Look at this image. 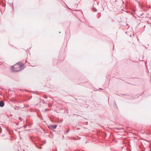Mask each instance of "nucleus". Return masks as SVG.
<instances>
[{"label":"nucleus","mask_w":151,"mask_h":151,"mask_svg":"<svg viewBox=\"0 0 151 151\" xmlns=\"http://www.w3.org/2000/svg\"><path fill=\"white\" fill-rule=\"evenodd\" d=\"M22 64V63L20 62L17 63V64L11 67V71L12 72H16L20 70Z\"/></svg>","instance_id":"f257e3e1"},{"label":"nucleus","mask_w":151,"mask_h":151,"mask_svg":"<svg viewBox=\"0 0 151 151\" xmlns=\"http://www.w3.org/2000/svg\"><path fill=\"white\" fill-rule=\"evenodd\" d=\"M57 125H50L49 126V128L51 129H55Z\"/></svg>","instance_id":"f03ea898"},{"label":"nucleus","mask_w":151,"mask_h":151,"mask_svg":"<svg viewBox=\"0 0 151 151\" xmlns=\"http://www.w3.org/2000/svg\"><path fill=\"white\" fill-rule=\"evenodd\" d=\"M4 105V102L2 101H0V106L1 107H3Z\"/></svg>","instance_id":"7ed1b4c3"},{"label":"nucleus","mask_w":151,"mask_h":151,"mask_svg":"<svg viewBox=\"0 0 151 151\" xmlns=\"http://www.w3.org/2000/svg\"><path fill=\"white\" fill-rule=\"evenodd\" d=\"M40 149H41L42 148V147H40L39 148Z\"/></svg>","instance_id":"20e7f679"},{"label":"nucleus","mask_w":151,"mask_h":151,"mask_svg":"<svg viewBox=\"0 0 151 151\" xmlns=\"http://www.w3.org/2000/svg\"><path fill=\"white\" fill-rule=\"evenodd\" d=\"M45 98H47V96H45Z\"/></svg>","instance_id":"39448f33"},{"label":"nucleus","mask_w":151,"mask_h":151,"mask_svg":"<svg viewBox=\"0 0 151 151\" xmlns=\"http://www.w3.org/2000/svg\"><path fill=\"white\" fill-rule=\"evenodd\" d=\"M94 11H96V9H95V10H94Z\"/></svg>","instance_id":"423d86ee"},{"label":"nucleus","mask_w":151,"mask_h":151,"mask_svg":"<svg viewBox=\"0 0 151 151\" xmlns=\"http://www.w3.org/2000/svg\"><path fill=\"white\" fill-rule=\"evenodd\" d=\"M99 89H102L101 88H99Z\"/></svg>","instance_id":"0eeeda50"}]
</instances>
